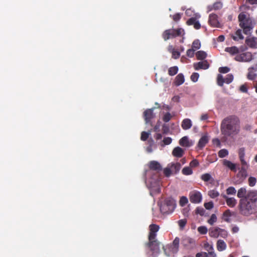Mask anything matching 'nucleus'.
I'll return each mask as SVG.
<instances>
[{
	"label": "nucleus",
	"instance_id": "nucleus-21",
	"mask_svg": "<svg viewBox=\"0 0 257 257\" xmlns=\"http://www.w3.org/2000/svg\"><path fill=\"white\" fill-rule=\"evenodd\" d=\"M242 29H238L235 32L234 35H231V37L235 41H238L239 40H243L244 39V37L242 34Z\"/></svg>",
	"mask_w": 257,
	"mask_h": 257
},
{
	"label": "nucleus",
	"instance_id": "nucleus-6",
	"mask_svg": "<svg viewBox=\"0 0 257 257\" xmlns=\"http://www.w3.org/2000/svg\"><path fill=\"white\" fill-rule=\"evenodd\" d=\"M179 242L180 239L177 237L173 240L172 243L168 244L165 247L163 246L165 254L168 256H170L172 254L177 253L179 249Z\"/></svg>",
	"mask_w": 257,
	"mask_h": 257
},
{
	"label": "nucleus",
	"instance_id": "nucleus-61",
	"mask_svg": "<svg viewBox=\"0 0 257 257\" xmlns=\"http://www.w3.org/2000/svg\"><path fill=\"white\" fill-rule=\"evenodd\" d=\"M204 207L206 209L210 210L213 207V203L212 202L210 201L209 202L204 203Z\"/></svg>",
	"mask_w": 257,
	"mask_h": 257
},
{
	"label": "nucleus",
	"instance_id": "nucleus-33",
	"mask_svg": "<svg viewBox=\"0 0 257 257\" xmlns=\"http://www.w3.org/2000/svg\"><path fill=\"white\" fill-rule=\"evenodd\" d=\"M196 56L198 60H203L207 57V54L203 51H199L196 52Z\"/></svg>",
	"mask_w": 257,
	"mask_h": 257
},
{
	"label": "nucleus",
	"instance_id": "nucleus-26",
	"mask_svg": "<svg viewBox=\"0 0 257 257\" xmlns=\"http://www.w3.org/2000/svg\"><path fill=\"white\" fill-rule=\"evenodd\" d=\"M225 51L229 53L231 55H237L239 52V49L236 46L226 47L225 49Z\"/></svg>",
	"mask_w": 257,
	"mask_h": 257
},
{
	"label": "nucleus",
	"instance_id": "nucleus-8",
	"mask_svg": "<svg viewBox=\"0 0 257 257\" xmlns=\"http://www.w3.org/2000/svg\"><path fill=\"white\" fill-rule=\"evenodd\" d=\"M182 33L184 34V31L182 28H178L177 29H170L166 30L163 32L162 37L165 41H167L168 39L180 36Z\"/></svg>",
	"mask_w": 257,
	"mask_h": 257
},
{
	"label": "nucleus",
	"instance_id": "nucleus-44",
	"mask_svg": "<svg viewBox=\"0 0 257 257\" xmlns=\"http://www.w3.org/2000/svg\"><path fill=\"white\" fill-rule=\"evenodd\" d=\"M188 202V199L185 196H182L179 201V204L181 206H185Z\"/></svg>",
	"mask_w": 257,
	"mask_h": 257
},
{
	"label": "nucleus",
	"instance_id": "nucleus-53",
	"mask_svg": "<svg viewBox=\"0 0 257 257\" xmlns=\"http://www.w3.org/2000/svg\"><path fill=\"white\" fill-rule=\"evenodd\" d=\"M218 71L221 73H227L230 71V68L228 67H221L219 68Z\"/></svg>",
	"mask_w": 257,
	"mask_h": 257
},
{
	"label": "nucleus",
	"instance_id": "nucleus-39",
	"mask_svg": "<svg viewBox=\"0 0 257 257\" xmlns=\"http://www.w3.org/2000/svg\"><path fill=\"white\" fill-rule=\"evenodd\" d=\"M182 172L185 175H189L192 174L193 171L191 167H186L183 169Z\"/></svg>",
	"mask_w": 257,
	"mask_h": 257
},
{
	"label": "nucleus",
	"instance_id": "nucleus-23",
	"mask_svg": "<svg viewBox=\"0 0 257 257\" xmlns=\"http://www.w3.org/2000/svg\"><path fill=\"white\" fill-rule=\"evenodd\" d=\"M205 248L208 252L207 253V257H216V255L213 251V248L212 245H210L208 243H206L204 245Z\"/></svg>",
	"mask_w": 257,
	"mask_h": 257
},
{
	"label": "nucleus",
	"instance_id": "nucleus-41",
	"mask_svg": "<svg viewBox=\"0 0 257 257\" xmlns=\"http://www.w3.org/2000/svg\"><path fill=\"white\" fill-rule=\"evenodd\" d=\"M172 118V115L170 112H166L164 114L162 119L165 122H169Z\"/></svg>",
	"mask_w": 257,
	"mask_h": 257
},
{
	"label": "nucleus",
	"instance_id": "nucleus-45",
	"mask_svg": "<svg viewBox=\"0 0 257 257\" xmlns=\"http://www.w3.org/2000/svg\"><path fill=\"white\" fill-rule=\"evenodd\" d=\"M218 156L220 158H224L228 154V152L226 149H222L218 152Z\"/></svg>",
	"mask_w": 257,
	"mask_h": 257
},
{
	"label": "nucleus",
	"instance_id": "nucleus-42",
	"mask_svg": "<svg viewBox=\"0 0 257 257\" xmlns=\"http://www.w3.org/2000/svg\"><path fill=\"white\" fill-rule=\"evenodd\" d=\"M208 195L211 198H215L219 195V193L215 190H211L208 192Z\"/></svg>",
	"mask_w": 257,
	"mask_h": 257
},
{
	"label": "nucleus",
	"instance_id": "nucleus-2",
	"mask_svg": "<svg viewBox=\"0 0 257 257\" xmlns=\"http://www.w3.org/2000/svg\"><path fill=\"white\" fill-rule=\"evenodd\" d=\"M238 209L242 215L248 216L257 210V191H250L239 201Z\"/></svg>",
	"mask_w": 257,
	"mask_h": 257
},
{
	"label": "nucleus",
	"instance_id": "nucleus-4",
	"mask_svg": "<svg viewBox=\"0 0 257 257\" xmlns=\"http://www.w3.org/2000/svg\"><path fill=\"white\" fill-rule=\"evenodd\" d=\"M176 201L172 197H167L160 205L161 212L163 214H169L176 208Z\"/></svg>",
	"mask_w": 257,
	"mask_h": 257
},
{
	"label": "nucleus",
	"instance_id": "nucleus-54",
	"mask_svg": "<svg viewBox=\"0 0 257 257\" xmlns=\"http://www.w3.org/2000/svg\"><path fill=\"white\" fill-rule=\"evenodd\" d=\"M205 210L202 207H198L195 209V213L197 214H199L201 216L204 215Z\"/></svg>",
	"mask_w": 257,
	"mask_h": 257
},
{
	"label": "nucleus",
	"instance_id": "nucleus-37",
	"mask_svg": "<svg viewBox=\"0 0 257 257\" xmlns=\"http://www.w3.org/2000/svg\"><path fill=\"white\" fill-rule=\"evenodd\" d=\"M201 47V43L199 40H195L192 45V48L194 49L195 50H198L200 49Z\"/></svg>",
	"mask_w": 257,
	"mask_h": 257
},
{
	"label": "nucleus",
	"instance_id": "nucleus-51",
	"mask_svg": "<svg viewBox=\"0 0 257 257\" xmlns=\"http://www.w3.org/2000/svg\"><path fill=\"white\" fill-rule=\"evenodd\" d=\"M256 182V179L255 177H250L248 178V185L251 186L253 187L254 186Z\"/></svg>",
	"mask_w": 257,
	"mask_h": 257
},
{
	"label": "nucleus",
	"instance_id": "nucleus-47",
	"mask_svg": "<svg viewBox=\"0 0 257 257\" xmlns=\"http://www.w3.org/2000/svg\"><path fill=\"white\" fill-rule=\"evenodd\" d=\"M236 191L234 187H229L226 189V194L227 195H235L236 194Z\"/></svg>",
	"mask_w": 257,
	"mask_h": 257
},
{
	"label": "nucleus",
	"instance_id": "nucleus-24",
	"mask_svg": "<svg viewBox=\"0 0 257 257\" xmlns=\"http://www.w3.org/2000/svg\"><path fill=\"white\" fill-rule=\"evenodd\" d=\"M149 167L151 170L159 172L162 170V166L158 162H151Z\"/></svg>",
	"mask_w": 257,
	"mask_h": 257
},
{
	"label": "nucleus",
	"instance_id": "nucleus-56",
	"mask_svg": "<svg viewBox=\"0 0 257 257\" xmlns=\"http://www.w3.org/2000/svg\"><path fill=\"white\" fill-rule=\"evenodd\" d=\"M197 21L196 19L194 17H192L189 19L186 22V24L188 26L194 25V23Z\"/></svg>",
	"mask_w": 257,
	"mask_h": 257
},
{
	"label": "nucleus",
	"instance_id": "nucleus-14",
	"mask_svg": "<svg viewBox=\"0 0 257 257\" xmlns=\"http://www.w3.org/2000/svg\"><path fill=\"white\" fill-rule=\"evenodd\" d=\"M209 24L212 27H218L219 23L218 21V17L216 14H211L209 16Z\"/></svg>",
	"mask_w": 257,
	"mask_h": 257
},
{
	"label": "nucleus",
	"instance_id": "nucleus-20",
	"mask_svg": "<svg viewBox=\"0 0 257 257\" xmlns=\"http://www.w3.org/2000/svg\"><path fill=\"white\" fill-rule=\"evenodd\" d=\"M184 154V150L179 147L175 148L172 151V155L177 158H181Z\"/></svg>",
	"mask_w": 257,
	"mask_h": 257
},
{
	"label": "nucleus",
	"instance_id": "nucleus-10",
	"mask_svg": "<svg viewBox=\"0 0 257 257\" xmlns=\"http://www.w3.org/2000/svg\"><path fill=\"white\" fill-rule=\"evenodd\" d=\"M252 59V55L249 52L237 54L234 57V60L238 62H250Z\"/></svg>",
	"mask_w": 257,
	"mask_h": 257
},
{
	"label": "nucleus",
	"instance_id": "nucleus-35",
	"mask_svg": "<svg viewBox=\"0 0 257 257\" xmlns=\"http://www.w3.org/2000/svg\"><path fill=\"white\" fill-rule=\"evenodd\" d=\"M178 71V67L177 66L171 67L168 69V74L170 76H174L177 73Z\"/></svg>",
	"mask_w": 257,
	"mask_h": 257
},
{
	"label": "nucleus",
	"instance_id": "nucleus-29",
	"mask_svg": "<svg viewBox=\"0 0 257 257\" xmlns=\"http://www.w3.org/2000/svg\"><path fill=\"white\" fill-rule=\"evenodd\" d=\"M223 165L228 167L232 171L236 172L237 171V165L232 162H223Z\"/></svg>",
	"mask_w": 257,
	"mask_h": 257
},
{
	"label": "nucleus",
	"instance_id": "nucleus-12",
	"mask_svg": "<svg viewBox=\"0 0 257 257\" xmlns=\"http://www.w3.org/2000/svg\"><path fill=\"white\" fill-rule=\"evenodd\" d=\"M159 226L155 224H152L149 226V233L148 238L152 239H155L157 237V232L159 230Z\"/></svg>",
	"mask_w": 257,
	"mask_h": 257
},
{
	"label": "nucleus",
	"instance_id": "nucleus-58",
	"mask_svg": "<svg viewBox=\"0 0 257 257\" xmlns=\"http://www.w3.org/2000/svg\"><path fill=\"white\" fill-rule=\"evenodd\" d=\"M195 50L193 48L189 49L187 51L186 54L190 58H192L194 55Z\"/></svg>",
	"mask_w": 257,
	"mask_h": 257
},
{
	"label": "nucleus",
	"instance_id": "nucleus-15",
	"mask_svg": "<svg viewBox=\"0 0 257 257\" xmlns=\"http://www.w3.org/2000/svg\"><path fill=\"white\" fill-rule=\"evenodd\" d=\"M194 69L198 70L200 69H207L209 67V64L207 61H200L193 64Z\"/></svg>",
	"mask_w": 257,
	"mask_h": 257
},
{
	"label": "nucleus",
	"instance_id": "nucleus-46",
	"mask_svg": "<svg viewBox=\"0 0 257 257\" xmlns=\"http://www.w3.org/2000/svg\"><path fill=\"white\" fill-rule=\"evenodd\" d=\"M217 221V217L215 214H212L211 215L210 219L208 220V223L212 225Z\"/></svg>",
	"mask_w": 257,
	"mask_h": 257
},
{
	"label": "nucleus",
	"instance_id": "nucleus-18",
	"mask_svg": "<svg viewBox=\"0 0 257 257\" xmlns=\"http://www.w3.org/2000/svg\"><path fill=\"white\" fill-rule=\"evenodd\" d=\"M246 44L251 48H257V38L251 37L247 38L245 40Z\"/></svg>",
	"mask_w": 257,
	"mask_h": 257
},
{
	"label": "nucleus",
	"instance_id": "nucleus-55",
	"mask_svg": "<svg viewBox=\"0 0 257 257\" xmlns=\"http://www.w3.org/2000/svg\"><path fill=\"white\" fill-rule=\"evenodd\" d=\"M199 75L198 73L194 72L191 76V80L195 82L197 81Z\"/></svg>",
	"mask_w": 257,
	"mask_h": 257
},
{
	"label": "nucleus",
	"instance_id": "nucleus-1",
	"mask_svg": "<svg viewBox=\"0 0 257 257\" xmlns=\"http://www.w3.org/2000/svg\"><path fill=\"white\" fill-rule=\"evenodd\" d=\"M221 134L224 139H233L240 131V122L235 115H229L224 118L220 124Z\"/></svg>",
	"mask_w": 257,
	"mask_h": 257
},
{
	"label": "nucleus",
	"instance_id": "nucleus-9",
	"mask_svg": "<svg viewBox=\"0 0 257 257\" xmlns=\"http://www.w3.org/2000/svg\"><path fill=\"white\" fill-rule=\"evenodd\" d=\"M180 168L181 165L178 162L169 164L163 170L164 174L166 177H169L172 175L177 174Z\"/></svg>",
	"mask_w": 257,
	"mask_h": 257
},
{
	"label": "nucleus",
	"instance_id": "nucleus-40",
	"mask_svg": "<svg viewBox=\"0 0 257 257\" xmlns=\"http://www.w3.org/2000/svg\"><path fill=\"white\" fill-rule=\"evenodd\" d=\"M201 179L204 182H208L211 179H212V180H213L210 174L209 173H205L202 175L201 176Z\"/></svg>",
	"mask_w": 257,
	"mask_h": 257
},
{
	"label": "nucleus",
	"instance_id": "nucleus-57",
	"mask_svg": "<svg viewBox=\"0 0 257 257\" xmlns=\"http://www.w3.org/2000/svg\"><path fill=\"white\" fill-rule=\"evenodd\" d=\"M219 231V235L223 237L226 238L227 236L228 233L226 230L220 228Z\"/></svg>",
	"mask_w": 257,
	"mask_h": 257
},
{
	"label": "nucleus",
	"instance_id": "nucleus-59",
	"mask_svg": "<svg viewBox=\"0 0 257 257\" xmlns=\"http://www.w3.org/2000/svg\"><path fill=\"white\" fill-rule=\"evenodd\" d=\"M170 17L172 16L170 15ZM172 18L174 21L178 22L181 18V15L180 13H177L172 16Z\"/></svg>",
	"mask_w": 257,
	"mask_h": 257
},
{
	"label": "nucleus",
	"instance_id": "nucleus-27",
	"mask_svg": "<svg viewBox=\"0 0 257 257\" xmlns=\"http://www.w3.org/2000/svg\"><path fill=\"white\" fill-rule=\"evenodd\" d=\"M185 81L184 77L183 74L180 73L175 77V84L176 86H179L182 84Z\"/></svg>",
	"mask_w": 257,
	"mask_h": 257
},
{
	"label": "nucleus",
	"instance_id": "nucleus-22",
	"mask_svg": "<svg viewBox=\"0 0 257 257\" xmlns=\"http://www.w3.org/2000/svg\"><path fill=\"white\" fill-rule=\"evenodd\" d=\"M220 228L219 227H212L209 230V235L214 238H217L219 236Z\"/></svg>",
	"mask_w": 257,
	"mask_h": 257
},
{
	"label": "nucleus",
	"instance_id": "nucleus-60",
	"mask_svg": "<svg viewBox=\"0 0 257 257\" xmlns=\"http://www.w3.org/2000/svg\"><path fill=\"white\" fill-rule=\"evenodd\" d=\"M172 140L170 137H166L163 139V143L165 145H170L172 143Z\"/></svg>",
	"mask_w": 257,
	"mask_h": 257
},
{
	"label": "nucleus",
	"instance_id": "nucleus-36",
	"mask_svg": "<svg viewBox=\"0 0 257 257\" xmlns=\"http://www.w3.org/2000/svg\"><path fill=\"white\" fill-rule=\"evenodd\" d=\"M238 156L240 161H244L245 149L244 148H241L238 150Z\"/></svg>",
	"mask_w": 257,
	"mask_h": 257
},
{
	"label": "nucleus",
	"instance_id": "nucleus-62",
	"mask_svg": "<svg viewBox=\"0 0 257 257\" xmlns=\"http://www.w3.org/2000/svg\"><path fill=\"white\" fill-rule=\"evenodd\" d=\"M162 131L163 134H167L169 132V127L167 124H164L162 126Z\"/></svg>",
	"mask_w": 257,
	"mask_h": 257
},
{
	"label": "nucleus",
	"instance_id": "nucleus-50",
	"mask_svg": "<svg viewBox=\"0 0 257 257\" xmlns=\"http://www.w3.org/2000/svg\"><path fill=\"white\" fill-rule=\"evenodd\" d=\"M233 79V76L231 74H227L225 78V83L227 84L230 83Z\"/></svg>",
	"mask_w": 257,
	"mask_h": 257
},
{
	"label": "nucleus",
	"instance_id": "nucleus-5",
	"mask_svg": "<svg viewBox=\"0 0 257 257\" xmlns=\"http://www.w3.org/2000/svg\"><path fill=\"white\" fill-rule=\"evenodd\" d=\"M148 238V242L145 243V246L152 252L154 257L156 256L160 251L161 243L157 239Z\"/></svg>",
	"mask_w": 257,
	"mask_h": 257
},
{
	"label": "nucleus",
	"instance_id": "nucleus-28",
	"mask_svg": "<svg viewBox=\"0 0 257 257\" xmlns=\"http://www.w3.org/2000/svg\"><path fill=\"white\" fill-rule=\"evenodd\" d=\"M222 3L220 2H217L213 4L212 6H208V10L209 11L212 10H218L222 8Z\"/></svg>",
	"mask_w": 257,
	"mask_h": 257
},
{
	"label": "nucleus",
	"instance_id": "nucleus-34",
	"mask_svg": "<svg viewBox=\"0 0 257 257\" xmlns=\"http://www.w3.org/2000/svg\"><path fill=\"white\" fill-rule=\"evenodd\" d=\"M231 216V211H230V210L227 209L223 212V219L225 221H226L227 222H230V217Z\"/></svg>",
	"mask_w": 257,
	"mask_h": 257
},
{
	"label": "nucleus",
	"instance_id": "nucleus-43",
	"mask_svg": "<svg viewBox=\"0 0 257 257\" xmlns=\"http://www.w3.org/2000/svg\"><path fill=\"white\" fill-rule=\"evenodd\" d=\"M172 58L175 59L179 58L180 56V53L179 51L176 50L174 48H172L171 50Z\"/></svg>",
	"mask_w": 257,
	"mask_h": 257
},
{
	"label": "nucleus",
	"instance_id": "nucleus-38",
	"mask_svg": "<svg viewBox=\"0 0 257 257\" xmlns=\"http://www.w3.org/2000/svg\"><path fill=\"white\" fill-rule=\"evenodd\" d=\"M217 83L219 86H222L225 83V78H223L222 75L218 74L217 78Z\"/></svg>",
	"mask_w": 257,
	"mask_h": 257
},
{
	"label": "nucleus",
	"instance_id": "nucleus-11",
	"mask_svg": "<svg viewBox=\"0 0 257 257\" xmlns=\"http://www.w3.org/2000/svg\"><path fill=\"white\" fill-rule=\"evenodd\" d=\"M189 199L191 203H199L202 199V194L198 191H191L189 193Z\"/></svg>",
	"mask_w": 257,
	"mask_h": 257
},
{
	"label": "nucleus",
	"instance_id": "nucleus-30",
	"mask_svg": "<svg viewBox=\"0 0 257 257\" xmlns=\"http://www.w3.org/2000/svg\"><path fill=\"white\" fill-rule=\"evenodd\" d=\"M216 246L218 251H222L226 249V244L223 240L219 239L217 242Z\"/></svg>",
	"mask_w": 257,
	"mask_h": 257
},
{
	"label": "nucleus",
	"instance_id": "nucleus-3",
	"mask_svg": "<svg viewBox=\"0 0 257 257\" xmlns=\"http://www.w3.org/2000/svg\"><path fill=\"white\" fill-rule=\"evenodd\" d=\"M238 19L239 26L242 30L243 34L246 35H250L255 25L253 19L250 17L249 15L241 12L238 15Z\"/></svg>",
	"mask_w": 257,
	"mask_h": 257
},
{
	"label": "nucleus",
	"instance_id": "nucleus-52",
	"mask_svg": "<svg viewBox=\"0 0 257 257\" xmlns=\"http://www.w3.org/2000/svg\"><path fill=\"white\" fill-rule=\"evenodd\" d=\"M149 135L150 133L143 132L141 134V139L142 141H145L148 139Z\"/></svg>",
	"mask_w": 257,
	"mask_h": 257
},
{
	"label": "nucleus",
	"instance_id": "nucleus-32",
	"mask_svg": "<svg viewBox=\"0 0 257 257\" xmlns=\"http://www.w3.org/2000/svg\"><path fill=\"white\" fill-rule=\"evenodd\" d=\"M246 190L245 188L241 187L238 190L237 196L238 198L242 199L246 197Z\"/></svg>",
	"mask_w": 257,
	"mask_h": 257
},
{
	"label": "nucleus",
	"instance_id": "nucleus-25",
	"mask_svg": "<svg viewBox=\"0 0 257 257\" xmlns=\"http://www.w3.org/2000/svg\"><path fill=\"white\" fill-rule=\"evenodd\" d=\"M192 125L191 120L189 118H185L182 121L181 126L183 130H187L190 128Z\"/></svg>",
	"mask_w": 257,
	"mask_h": 257
},
{
	"label": "nucleus",
	"instance_id": "nucleus-63",
	"mask_svg": "<svg viewBox=\"0 0 257 257\" xmlns=\"http://www.w3.org/2000/svg\"><path fill=\"white\" fill-rule=\"evenodd\" d=\"M212 143L214 145L217 147H220L221 145L220 140L217 138H215L212 140Z\"/></svg>",
	"mask_w": 257,
	"mask_h": 257
},
{
	"label": "nucleus",
	"instance_id": "nucleus-64",
	"mask_svg": "<svg viewBox=\"0 0 257 257\" xmlns=\"http://www.w3.org/2000/svg\"><path fill=\"white\" fill-rule=\"evenodd\" d=\"M196 257H207V252H198L196 254Z\"/></svg>",
	"mask_w": 257,
	"mask_h": 257
},
{
	"label": "nucleus",
	"instance_id": "nucleus-49",
	"mask_svg": "<svg viewBox=\"0 0 257 257\" xmlns=\"http://www.w3.org/2000/svg\"><path fill=\"white\" fill-rule=\"evenodd\" d=\"M198 231L201 234H205L207 232V228L204 226H200L198 228Z\"/></svg>",
	"mask_w": 257,
	"mask_h": 257
},
{
	"label": "nucleus",
	"instance_id": "nucleus-13",
	"mask_svg": "<svg viewBox=\"0 0 257 257\" xmlns=\"http://www.w3.org/2000/svg\"><path fill=\"white\" fill-rule=\"evenodd\" d=\"M209 137L207 135H205L201 137L197 144V147L199 150H202L203 148L209 142Z\"/></svg>",
	"mask_w": 257,
	"mask_h": 257
},
{
	"label": "nucleus",
	"instance_id": "nucleus-7",
	"mask_svg": "<svg viewBox=\"0 0 257 257\" xmlns=\"http://www.w3.org/2000/svg\"><path fill=\"white\" fill-rule=\"evenodd\" d=\"M248 167V165L246 162H241L240 165H237V170L238 169L239 172L237 174L236 177L238 178L237 181L238 183H241L247 177V169Z\"/></svg>",
	"mask_w": 257,
	"mask_h": 257
},
{
	"label": "nucleus",
	"instance_id": "nucleus-17",
	"mask_svg": "<svg viewBox=\"0 0 257 257\" xmlns=\"http://www.w3.org/2000/svg\"><path fill=\"white\" fill-rule=\"evenodd\" d=\"M144 117L146 123H149L151 121V119L154 117L153 108L146 110L144 112Z\"/></svg>",
	"mask_w": 257,
	"mask_h": 257
},
{
	"label": "nucleus",
	"instance_id": "nucleus-19",
	"mask_svg": "<svg viewBox=\"0 0 257 257\" xmlns=\"http://www.w3.org/2000/svg\"><path fill=\"white\" fill-rule=\"evenodd\" d=\"M222 197L225 199L227 205L230 207H234L236 203V200L233 197H228L226 195H221Z\"/></svg>",
	"mask_w": 257,
	"mask_h": 257
},
{
	"label": "nucleus",
	"instance_id": "nucleus-48",
	"mask_svg": "<svg viewBox=\"0 0 257 257\" xmlns=\"http://www.w3.org/2000/svg\"><path fill=\"white\" fill-rule=\"evenodd\" d=\"M178 225L181 229H183L187 223V220L186 219H181L178 221Z\"/></svg>",
	"mask_w": 257,
	"mask_h": 257
},
{
	"label": "nucleus",
	"instance_id": "nucleus-16",
	"mask_svg": "<svg viewBox=\"0 0 257 257\" xmlns=\"http://www.w3.org/2000/svg\"><path fill=\"white\" fill-rule=\"evenodd\" d=\"M179 145L182 147H190L193 145V143L190 141L187 136H184L182 137L179 140Z\"/></svg>",
	"mask_w": 257,
	"mask_h": 257
},
{
	"label": "nucleus",
	"instance_id": "nucleus-31",
	"mask_svg": "<svg viewBox=\"0 0 257 257\" xmlns=\"http://www.w3.org/2000/svg\"><path fill=\"white\" fill-rule=\"evenodd\" d=\"M255 71L250 69L249 68L248 69V73L247 75V79L250 80H254L257 77V74L255 73Z\"/></svg>",
	"mask_w": 257,
	"mask_h": 257
}]
</instances>
